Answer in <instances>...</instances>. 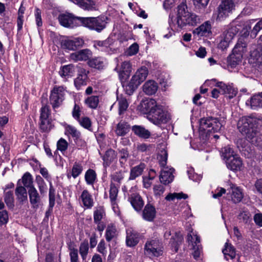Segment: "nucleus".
<instances>
[{
	"label": "nucleus",
	"mask_w": 262,
	"mask_h": 262,
	"mask_svg": "<svg viewBox=\"0 0 262 262\" xmlns=\"http://www.w3.org/2000/svg\"><path fill=\"white\" fill-rule=\"evenodd\" d=\"M158 89V83L152 80L146 81L143 85V92L148 95H152L155 94Z\"/></svg>",
	"instance_id": "bb28decb"
},
{
	"label": "nucleus",
	"mask_w": 262,
	"mask_h": 262,
	"mask_svg": "<svg viewBox=\"0 0 262 262\" xmlns=\"http://www.w3.org/2000/svg\"><path fill=\"white\" fill-rule=\"evenodd\" d=\"M243 26L244 24L242 21L238 20L233 21L230 26V33L236 34L243 28Z\"/></svg>",
	"instance_id": "603ef678"
},
{
	"label": "nucleus",
	"mask_w": 262,
	"mask_h": 262,
	"mask_svg": "<svg viewBox=\"0 0 262 262\" xmlns=\"http://www.w3.org/2000/svg\"><path fill=\"white\" fill-rule=\"evenodd\" d=\"M73 2L84 10L90 11L96 10V5L94 0H73Z\"/></svg>",
	"instance_id": "5701e85b"
},
{
	"label": "nucleus",
	"mask_w": 262,
	"mask_h": 262,
	"mask_svg": "<svg viewBox=\"0 0 262 262\" xmlns=\"http://www.w3.org/2000/svg\"><path fill=\"white\" fill-rule=\"evenodd\" d=\"M105 216L106 212L104 206H99L96 207L93 213L94 223L101 221Z\"/></svg>",
	"instance_id": "e433bc0d"
},
{
	"label": "nucleus",
	"mask_w": 262,
	"mask_h": 262,
	"mask_svg": "<svg viewBox=\"0 0 262 262\" xmlns=\"http://www.w3.org/2000/svg\"><path fill=\"white\" fill-rule=\"evenodd\" d=\"M229 29H226L223 32L222 34L223 37H222V38L221 39L220 42L218 45V48L222 50L227 49L229 45V40L227 36V34L229 33Z\"/></svg>",
	"instance_id": "37998d69"
},
{
	"label": "nucleus",
	"mask_w": 262,
	"mask_h": 262,
	"mask_svg": "<svg viewBox=\"0 0 262 262\" xmlns=\"http://www.w3.org/2000/svg\"><path fill=\"white\" fill-rule=\"evenodd\" d=\"M113 43V39L109 37L104 40H94L93 47L99 51L109 53L110 50L111 49V47Z\"/></svg>",
	"instance_id": "2eb2a0df"
},
{
	"label": "nucleus",
	"mask_w": 262,
	"mask_h": 262,
	"mask_svg": "<svg viewBox=\"0 0 262 262\" xmlns=\"http://www.w3.org/2000/svg\"><path fill=\"white\" fill-rule=\"evenodd\" d=\"M133 208L137 212L141 211L144 205L142 196L138 193H133L128 198Z\"/></svg>",
	"instance_id": "6ab92c4d"
},
{
	"label": "nucleus",
	"mask_w": 262,
	"mask_h": 262,
	"mask_svg": "<svg viewBox=\"0 0 262 262\" xmlns=\"http://www.w3.org/2000/svg\"><path fill=\"white\" fill-rule=\"evenodd\" d=\"M99 155L103 160V166L105 170L117 158L116 152L111 148L106 150L104 155H102L100 152H99Z\"/></svg>",
	"instance_id": "dca6fc26"
},
{
	"label": "nucleus",
	"mask_w": 262,
	"mask_h": 262,
	"mask_svg": "<svg viewBox=\"0 0 262 262\" xmlns=\"http://www.w3.org/2000/svg\"><path fill=\"white\" fill-rule=\"evenodd\" d=\"M155 206L150 202H148L142 210V216L143 220L147 222H153L156 216Z\"/></svg>",
	"instance_id": "ddd939ff"
},
{
	"label": "nucleus",
	"mask_w": 262,
	"mask_h": 262,
	"mask_svg": "<svg viewBox=\"0 0 262 262\" xmlns=\"http://www.w3.org/2000/svg\"><path fill=\"white\" fill-rule=\"evenodd\" d=\"M220 154L222 159L225 161L227 167L229 169V145L222 148Z\"/></svg>",
	"instance_id": "3c124183"
},
{
	"label": "nucleus",
	"mask_w": 262,
	"mask_h": 262,
	"mask_svg": "<svg viewBox=\"0 0 262 262\" xmlns=\"http://www.w3.org/2000/svg\"><path fill=\"white\" fill-rule=\"evenodd\" d=\"M130 126L124 120H121L116 127L115 133L118 136H124L130 130Z\"/></svg>",
	"instance_id": "a878e982"
},
{
	"label": "nucleus",
	"mask_w": 262,
	"mask_h": 262,
	"mask_svg": "<svg viewBox=\"0 0 262 262\" xmlns=\"http://www.w3.org/2000/svg\"><path fill=\"white\" fill-rule=\"evenodd\" d=\"M39 119L50 118L51 115V110L50 106L48 104H42V106L39 110Z\"/></svg>",
	"instance_id": "a18cd8bd"
},
{
	"label": "nucleus",
	"mask_w": 262,
	"mask_h": 262,
	"mask_svg": "<svg viewBox=\"0 0 262 262\" xmlns=\"http://www.w3.org/2000/svg\"><path fill=\"white\" fill-rule=\"evenodd\" d=\"M246 47L245 45H240L237 43L233 49V54H230V66L232 67L237 64L241 60L242 55L241 52L244 51V48Z\"/></svg>",
	"instance_id": "a211bd4d"
},
{
	"label": "nucleus",
	"mask_w": 262,
	"mask_h": 262,
	"mask_svg": "<svg viewBox=\"0 0 262 262\" xmlns=\"http://www.w3.org/2000/svg\"><path fill=\"white\" fill-rule=\"evenodd\" d=\"M66 88L62 85H54L50 91L49 100L52 108L55 110L59 107L65 99Z\"/></svg>",
	"instance_id": "0eeeda50"
},
{
	"label": "nucleus",
	"mask_w": 262,
	"mask_h": 262,
	"mask_svg": "<svg viewBox=\"0 0 262 262\" xmlns=\"http://www.w3.org/2000/svg\"><path fill=\"white\" fill-rule=\"evenodd\" d=\"M222 127L221 123L217 118L208 117L201 118L200 120V131L206 134V138H219V136L215 134L219 132Z\"/></svg>",
	"instance_id": "20e7f679"
},
{
	"label": "nucleus",
	"mask_w": 262,
	"mask_h": 262,
	"mask_svg": "<svg viewBox=\"0 0 262 262\" xmlns=\"http://www.w3.org/2000/svg\"><path fill=\"white\" fill-rule=\"evenodd\" d=\"M89 246L88 240L85 239L80 243L79 246V253L82 259L84 260L86 257L89 253Z\"/></svg>",
	"instance_id": "a19ab883"
},
{
	"label": "nucleus",
	"mask_w": 262,
	"mask_h": 262,
	"mask_svg": "<svg viewBox=\"0 0 262 262\" xmlns=\"http://www.w3.org/2000/svg\"><path fill=\"white\" fill-rule=\"evenodd\" d=\"M158 104L157 101L152 98L143 99L138 106V109L141 113L146 115L147 117L154 110Z\"/></svg>",
	"instance_id": "9b49d317"
},
{
	"label": "nucleus",
	"mask_w": 262,
	"mask_h": 262,
	"mask_svg": "<svg viewBox=\"0 0 262 262\" xmlns=\"http://www.w3.org/2000/svg\"><path fill=\"white\" fill-rule=\"evenodd\" d=\"M116 232V227L113 224L107 225L105 232V238L107 242H110L114 237Z\"/></svg>",
	"instance_id": "49530a36"
},
{
	"label": "nucleus",
	"mask_w": 262,
	"mask_h": 262,
	"mask_svg": "<svg viewBox=\"0 0 262 262\" xmlns=\"http://www.w3.org/2000/svg\"><path fill=\"white\" fill-rule=\"evenodd\" d=\"M118 114L121 115L124 114L128 107V103L126 98H123L118 101Z\"/></svg>",
	"instance_id": "5fc2aeb1"
},
{
	"label": "nucleus",
	"mask_w": 262,
	"mask_h": 262,
	"mask_svg": "<svg viewBox=\"0 0 262 262\" xmlns=\"http://www.w3.org/2000/svg\"><path fill=\"white\" fill-rule=\"evenodd\" d=\"M139 47L137 42H134L129 46L127 50V55L132 56L136 55L139 52Z\"/></svg>",
	"instance_id": "69168bd1"
},
{
	"label": "nucleus",
	"mask_w": 262,
	"mask_h": 262,
	"mask_svg": "<svg viewBox=\"0 0 262 262\" xmlns=\"http://www.w3.org/2000/svg\"><path fill=\"white\" fill-rule=\"evenodd\" d=\"M230 189L232 190L231 195L232 201L235 203L241 202L244 196L242 189L231 184H230Z\"/></svg>",
	"instance_id": "7c9ffc66"
},
{
	"label": "nucleus",
	"mask_w": 262,
	"mask_h": 262,
	"mask_svg": "<svg viewBox=\"0 0 262 262\" xmlns=\"http://www.w3.org/2000/svg\"><path fill=\"white\" fill-rule=\"evenodd\" d=\"M68 145L69 143L67 140L62 138H61L57 142V149L63 152L67 150Z\"/></svg>",
	"instance_id": "13d9d810"
},
{
	"label": "nucleus",
	"mask_w": 262,
	"mask_h": 262,
	"mask_svg": "<svg viewBox=\"0 0 262 262\" xmlns=\"http://www.w3.org/2000/svg\"><path fill=\"white\" fill-rule=\"evenodd\" d=\"M145 164L144 163H140L139 165L132 167L130 169L128 180H134L140 176L145 168Z\"/></svg>",
	"instance_id": "c85d7f7f"
},
{
	"label": "nucleus",
	"mask_w": 262,
	"mask_h": 262,
	"mask_svg": "<svg viewBox=\"0 0 262 262\" xmlns=\"http://www.w3.org/2000/svg\"><path fill=\"white\" fill-rule=\"evenodd\" d=\"M84 179L88 185L93 186L97 180L96 171L93 169H88L85 173Z\"/></svg>",
	"instance_id": "4c0bfd02"
},
{
	"label": "nucleus",
	"mask_w": 262,
	"mask_h": 262,
	"mask_svg": "<svg viewBox=\"0 0 262 262\" xmlns=\"http://www.w3.org/2000/svg\"><path fill=\"white\" fill-rule=\"evenodd\" d=\"M215 86L220 88V91L222 92V94H229V89L228 86L222 82H217L215 84Z\"/></svg>",
	"instance_id": "774afa93"
},
{
	"label": "nucleus",
	"mask_w": 262,
	"mask_h": 262,
	"mask_svg": "<svg viewBox=\"0 0 262 262\" xmlns=\"http://www.w3.org/2000/svg\"><path fill=\"white\" fill-rule=\"evenodd\" d=\"M243 166L241 158L236 155H230V170L233 171L241 170Z\"/></svg>",
	"instance_id": "72a5a7b5"
},
{
	"label": "nucleus",
	"mask_w": 262,
	"mask_h": 262,
	"mask_svg": "<svg viewBox=\"0 0 262 262\" xmlns=\"http://www.w3.org/2000/svg\"><path fill=\"white\" fill-rule=\"evenodd\" d=\"M59 24L65 27L73 28L81 26L82 17L75 16L70 13H61L58 16Z\"/></svg>",
	"instance_id": "6e6552de"
},
{
	"label": "nucleus",
	"mask_w": 262,
	"mask_h": 262,
	"mask_svg": "<svg viewBox=\"0 0 262 262\" xmlns=\"http://www.w3.org/2000/svg\"><path fill=\"white\" fill-rule=\"evenodd\" d=\"M228 201V200L227 198H223V199L222 200V219L224 221L225 226L227 228L228 232V233H229V229L228 228V227L226 224V222L225 220V216H226V214L225 213V211H227L229 209Z\"/></svg>",
	"instance_id": "6e6d98bb"
},
{
	"label": "nucleus",
	"mask_w": 262,
	"mask_h": 262,
	"mask_svg": "<svg viewBox=\"0 0 262 262\" xmlns=\"http://www.w3.org/2000/svg\"><path fill=\"white\" fill-rule=\"evenodd\" d=\"M183 239V236L179 232H175L174 235L171 237L170 244L171 248L173 249V251L175 252H177L178 251Z\"/></svg>",
	"instance_id": "473e14b6"
},
{
	"label": "nucleus",
	"mask_w": 262,
	"mask_h": 262,
	"mask_svg": "<svg viewBox=\"0 0 262 262\" xmlns=\"http://www.w3.org/2000/svg\"><path fill=\"white\" fill-rule=\"evenodd\" d=\"M132 130L134 135L141 139H147L151 136L150 131L142 125H133L132 127Z\"/></svg>",
	"instance_id": "4be33fe9"
},
{
	"label": "nucleus",
	"mask_w": 262,
	"mask_h": 262,
	"mask_svg": "<svg viewBox=\"0 0 262 262\" xmlns=\"http://www.w3.org/2000/svg\"><path fill=\"white\" fill-rule=\"evenodd\" d=\"M172 174L168 171H162L159 177L161 183L164 185H167L171 183L172 180H170V176Z\"/></svg>",
	"instance_id": "4d7b16f0"
},
{
	"label": "nucleus",
	"mask_w": 262,
	"mask_h": 262,
	"mask_svg": "<svg viewBox=\"0 0 262 262\" xmlns=\"http://www.w3.org/2000/svg\"><path fill=\"white\" fill-rule=\"evenodd\" d=\"M84 40L80 37L73 39L67 38L62 40L61 46L64 49L76 51L82 48L84 45Z\"/></svg>",
	"instance_id": "9d476101"
},
{
	"label": "nucleus",
	"mask_w": 262,
	"mask_h": 262,
	"mask_svg": "<svg viewBox=\"0 0 262 262\" xmlns=\"http://www.w3.org/2000/svg\"><path fill=\"white\" fill-rule=\"evenodd\" d=\"M132 66L129 61H124L121 63L119 72V77L125 93L128 95H132L138 87L146 78L148 70L146 67H142L132 76L128 83H125L128 79L132 72Z\"/></svg>",
	"instance_id": "f257e3e1"
},
{
	"label": "nucleus",
	"mask_w": 262,
	"mask_h": 262,
	"mask_svg": "<svg viewBox=\"0 0 262 262\" xmlns=\"http://www.w3.org/2000/svg\"><path fill=\"white\" fill-rule=\"evenodd\" d=\"M84 103L89 108L95 110L97 108L99 103V96H91L88 97L85 99Z\"/></svg>",
	"instance_id": "ea45409f"
},
{
	"label": "nucleus",
	"mask_w": 262,
	"mask_h": 262,
	"mask_svg": "<svg viewBox=\"0 0 262 262\" xmlns=\"http://www.w3.org/2000/svg\"><path fill=\"white\" fill-rule=\"evenodd\" d=\"M229 0H222L217 7L216 21L224 20L229 15Z\"/></svg>",
	"instance_id": "f8f14e48"
},
{
	"label": "nucleus",
	"mask_w": 262,
	"mask_h": 262,
	"mask_svg": "<svg viewBox=\"0 0 262 262\" xmlns=\"http://www.w3.org/2000/svg\"><path fill=\"white\" fill-rule=\"evenodd\" d=\"M118 187L116 186L115 184L112 182L110 184L109 198L110 199L111 205L114 211H115L116 207H118V204L117 203L116 201L118 196Z\"/></svg>",
	"instance_id": "393cba45"
},
{
	"label": "nucleus",
	"mask_w": 262,
	"mask_h": 262,
	"mask_svg": "<svg viewBox=\"0 0 262 262\" xmlns=\"http://www.w3.org/2000/svg\"><path fill=\"white\" fill-rule=\"evenodd\" d=\"M79 124L84 128L93 132L92 128V122L90 118L87 116L83 117L77 120Z\"/></svg>",
	"instance_id": "c03bdc74"
},
{
	"label": "nucleus",
	"mask_w": 262,
	"mask_h": 262,
	"mask_svg": "<svg viewBox=\"0 0 262 262\" xmlns=\"http://www.w3.org/2000/svg\"><path fill=\"white\" fill-rule=\"evenodd\" d=\"M41 13V10L39 8L36 7L35 9L34 16L36 24L38 29L42 26Z\"/></svg>",
	"instance_id": "052dcab7"
},
{
	"label": "nucleus",
	"mask_w": 262,
	"mask_h": 262,
	"mask_svg": "<svg viewBox=\"0 0 262 262\" xmlns=\"http://www.w3.org/2000/svg\"><path fill=\"white\" fill-rule=\"evenodd\" d=\"M28 194L32 208L35 209H38L41 202V198L34 186H32L28 189Z\"/></svg>",
	"instance_id": "f3484780"
},
{
	"label": "nucleus",
	"mask_w": 262,
	"mask_h": 262,
	"mask_svg": "<svg viewBox=\"0 0 262 262\" xmlns=\"http://www.w3.org/2000/svg\"><path fill=\"white\" fill-rule=\"evenodd\" d=\"M39 126L41 132H49L52 129V119H39Z\"/></svg>",
	"instance_id": "58836bf2"
},
{
	"label": "nucleus",
	"mask_w": 262,
	"mask_h": 262,
	"mask_svg": "<svg viewBox=\"0 0 262 262\" xmlns=\"http://www.w3.org/2000/svg\"><path fill=\"white\" fill-rule=\"evenodd\" d=\"M211 26L209 21H206L195 29L193 33L200 36H205L207 33L211 32Z\"/></svg>",
	"instance_id": "c756f323"
},
{
	"label": "nucleus",
	"mask_w": 262,
	"mask_h": 262,
	"mask_svg": "<svg viewBox=\"0 0 262 262\" xmlns=\"http://www.w3.org/2000/svg\"><path fill=\"white\" fill-rule=\"evenodd\" d=\"M92 55V51L88 49H85L72 53L71 58L75 61H88Z\"/></svg>",
	"instance_id": "412c9836"
},
{
	"label": "nucleus",
	"mask_w": 262,
	"mask_h": 262,
	"mask_svg": "<svg viewBox=\"0 0 262 262\" xmlns=\"http://www.w3.org/2000/svg\"><path fill=\"white\" fill-rule=\"evenodd\" d=\"M66 132H68L69 134L71 135L74 139L77 137L80 136L81 133L78 130L76 127L71 125H67L65 128Z\"/></svg>",
	"instance_id": "bf43d9fd"
},
{
	"label": "nucleus",
	"mask_w": 262,
	"mask_h": 262,
	"mask_svg": "<svg viewBox=\"0 0 262 262\" xmlns=\"http://www.w3.org/2000/svg\"><path fill=\"white\" fill-rule=\"evenodd\" d=\"M70 262H79L77 249H72L70 252Z\"/></svg>",
	"instance_id": "338daca9"
},
{
	"label": "nucleus",
	"mask_w": 262,
	"mask_h": 262,
	"mask_svg": "<svg viewBox=\"0 0 262 262\" xmlns=\"http://www.w3.org/2000/svg\"><path fill=\"white\" fill-rule=\"evenodd\" d=\"M162 244L158 239L147 241L144 246L145 253L152 256L159 257L162 255Z\"/></svg>",
	"instance_id": "1a4fd4ad"
},
{
	"label": "nucleus",
	"mask_w": 262,
	"mask_h": 262,
	"mask_svg": "<svg viewBox=\"0 0 262 262\" xmlns=\"http://www.w3.org/2000/svg\"><path fill=\"white\" fill-rule=\"evenodd\" d=\"M167 158H168V154L165 151L163 155H159L158 157V159L159 160V163L160 166L164 168L167 164Z\"/></svg>",
	"instance_id": "680f3d73"
},
{
	"label": "nucleus",
	"mask_w": 262,
	"mask_h": 262,
	"mask_svg": "<svg viewBox=\"0 0 262 262\" xmlns=\"http://www.w3.org/2000/svg\"><path fill=\"white\" fill-rule=\"evenodd\" d=\"M89 71L81 68L78 71L77 77L74 79V85L77 90H80L82 86L87 84Z\"/></svg>",
	"instance_id": "4468645a"
},
{
	"label": "nucleus",
	"mask_w": 262,
	"mask_h": 262,
	"mask_svg": "<svg viewBox=\"0 0 262 262\" xmlns=\"http://www.w3.org/2000/svg\"><path fill=\"white\" fill-rule=\"evenodd\" d=\"M107 19V17L104 15L97 17H82L81 26L99 33L106 28Z\"/></svg>",
	"instance_id": "39448f33"
},
{
	"label": "nucleus",
	"mask_w": 262,
	"mask_h": 262,
	"mask_svg": "<svg viewBox=\"0 0 262 262\" xmlns=\"http://www.w3.org/2000/svg\"><path fill=\"white\" fill-rule=\"evenodd\" d=\"M4 201L9 208L12 209L14 208V199L12 191H8L5 193Z\"/></svg>",
	"instance_id": "09e8293b"
},
{
	"label": "nucleus",
	"mask_w": 262,
	"mask_h": 262,
	"mask_svg": "<svg viewBox=\"0 0 262 262\" xmlns=\"http://www.w3.org/2000/svg\"><path fill=\"white\" fill-rule=\"evenodd\" d=\"M83 205L88 208H91L94 204L92 196L86 189L84 190L80 196Z\"/></svg>",
	"instance_id": "f704fd0d"
},
{
	"label": "nucleus",
	"mask_w": 262,
	"mask_h": 262,
	"mask_svg": "<svg viewBox=\"0 0 262 262\" xmlns=\"http://www.w3.org/2000/svg\"><path fill=\"white\" fill-rule=\"evenodd\" d=\"M75 73V66L72 64L64 65L61 67L59 72V75L62 77L69 78L73 76Z\"/></svg>",
	"instance_id": "2f4dec72"
},
{
	"label": "nucleus",
	"mask_w": 262,
	"mask_h": 262,
	"mask_svg": "<svg viewBox=\"0 0 262 262\" xmlns=\"http://www.w3.org/2000/svg\"><path fill=\"white\" fill-rule=\"evenodd\" d=\"M22 183L24 184L25 187H27L28 189L32 186H34L33 184V178L32 175L29 172H25L21 178Z\"/></svg>",
	"instance_id": "de8ad7c7"
},
{
	"label": "nucleus",
	"mask_w": 262,
	"mask_h": 262,
	"mask_svg": "<svg viewBox=\"0 0 262 262\" xmlns=\"http://www.w3.org/2000/svg\"><path fill=\"white\" fill-rule=\"evenodd\" d=\"M148 120L156 125L166 124L171 119L170 115L162 105L158 104L154 110L147 116Z\"/></svg>",
	"instance_id": "423d86ee"
},
{
	"label": "nucleus",
	"mask_w": 262,
	"mask_h": 262,
	"mask_svg": "<svg viewBox=\"0 0 262 262\" xmlns=\"http://www.w3.org/2000/svg\"><path fill=\"white\" fill-rule=\"evenodd\" d=\"M210 0H193V3L196 11L201 12L206 8Z\"/></svg>",
	"instance_id": "8fccbe9b"
},
{
	"label": "nucleus",
	"mask_w": 262,
	"mask_h": 262,
	"mask_svg": "<svg viewBox=\"0 0 262 262\" xmlns=\"http://www.w3.org/2000/svg\"><path fill=\"white\" fill-rule=\"evenodd\" d=\"M177 16L176 17L171 14L169 15L168 24L172 29L174 28L177 31L183 29L187 25L196 26L200 19L195 14L188 11L186 3L182 2L177 7Z\"/></svg>",
	"instance_id": "f03ea898"
},
{
	"label": "nucleus",
	"mask_w": 262,
	"mask_h": 262,
	"mask_svg": "<svg viewBox=\"0 0 262 262\" xmlns=\"http://www.w3.org/2000/svg\"><path fill=\"white\" fill-rule=\"evenodd\" d=\"M87 64L90 67L99 71L104 68L103 58L100 56L90 58L88 61Z\"/></svg>",
	"instance_id": "cd10ccee"
},
{
	"label": "nucleus",
	"mask_w": 262,
	"mask_h": 262,
	"mask_svg": "<svg viewBox=\"0 0 262 262\" xmlns=\"http://www.w3.org/2000/svg\"><path fill=\"white\" fill-rule=\"evenodd\" d=\"M119 153L120 154L119 163L120 166L122 168H125L128 158L129 157V152L127 148H125L120 149Z\"/></svg>",
	"instance_id": "79ce46f5"
},
{
	"label": "nucleus",
	"mask_w": 262,
	"mask_h": 262,
	"mask_svg": "<svg viewBox=\"0 0 262 262\" xmlns=\"http://www.w3.org/2000/svg\"><path fill=\"white\" fill-rule=\"evenodd\" d=\"M258 122L256 118L243 117L238 120L237 125L239 132L246 136L247 140L255 146L260 145L262 141L257 128Z\"/></svg>",
	"instance_id": "7ed1b4c3"
},
{
	"label": "nucleus",
	"mask_w": 262,
	"mask_h": 262,
	"mask_svg": "<svg viewBox=\"0 0 262 262\" xmlns=\"http://www.w3.org/2000/svg\"><path fill=\"white\" fill-rule=\"evenodd\" d=\"M247 105H250L252 109L257 107H262V95L261 93L255 95L251 97L250 100L246 102Z\"/></svg>",
	"instance_id": "c9c22d12"
},
{
	"label": "nucleus",
	"mask_w": 262,
	"mask_h": 262,
	"mask_svg": "<svg viewBox=\"0 0 262 262\" xmlns=\"http://www.w3.org/2000/svg\"><path fill=\"white\" fill-rule=\"evenodd\" d=\"M97 251L102 254L103 256H106L107 251L106 250L105 243L103 239H102L99 243L97 247Z\"/></svg>",
	"instance_id": "e2e57ef3"
},
{
	"label": "nucleus",
	"mask_w": 262,
	"mask_h": 262,
	"mask_svg": "<svg viewBox=\"0 0 262 262\" xmlns=\"http://www.w3.org/2000/svg\"><path fill=\"white\" fill-rule=\"evenodd\" d=\"M83 171V166L81 164L75 162L71 170V175L74 179L78 177Z\"/></svg>",
	"instance_id": "864d4df0"
},
{
	"label": "nucleus",
	"mask_w": 262,
	"mask_h": 262,
	"mask_svg": "<svg viewBox=\"0 0 262 262\" xmlns=\"http://www.w3.org/2000/svg\"><path fill=\"white\" fill-rule=\"evenodd\" d=\"M20 181V180H19L17 182L15 193L19 203L23 205L28 200L27 192L25 187L18 186Z\"/></svg>",
	"instance_id": "b1692460"
},
{
	"label": "nucleus",
	"mask_w": 262,
	"mask_h": 262,
	"mask_svg": "<svg viewBox=\"0 0 262 262\" xmlns=\"http://www.w3.org/2000/svg\"><path fill=\"white\" fill-rule=\"evenodd\" d=\"M81 111V108L80 107V106L75 103L72 110V114L73 117L76 120L80 119Z\"/></svg>",
	"instance_id": "0e129e2a"
},
{
	"label": "nucleus",
	"mask_w": 262,
	"mask_h": 262,
	"mask_svg": "<svg viewBox=\"0 0 262 262\" xmlns=\"http://www.w3.org/2000/svg\"><path fill=\"white\" fill-rule=\"evenodd\" d=\"M126 244L127 246L133 247L136 246L139 242L140 235L139 232L135 230H127L126 231Z\"/></svg>",
	"instance_id": "aec40b11"
}]
</instances>
